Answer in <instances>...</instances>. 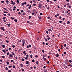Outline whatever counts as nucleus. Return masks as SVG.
<instances>
[{
  "instance_id": "1",
  "label": "nucleus",
  "mask_w": 72,
  "mask_h": 72,
  "mask_svg": "<svg viewBox=\"0 0 72 72\" xmlns=\"http://www.w3.org/2000/svg\"><path fill=\"white\" fill-rule=\"evenodd\" d=\"M38 7L40 9H41V7H42V5L41 3H39L38 4Z\"/></svg>"
},
{
  "instance_id": "2",
  "label": "nucleus",
  "mask_w": 72,
  "mask_h": 72,
  "mask_svg": "<svg viewBox=\"0 0 72 72\" xmlns=\"http://www.w3.org/2000/svg\"><path fill=\"white\" fill-rule=\"evenodd\" d=\"M11 4H12V5H13H13H15V2H13V1L12 0L11 1Z\"/></svg>"
},
{
  "instance_id": "3",
  "label": "nucleus",
  "mask_w": 72,
  "mask_h": 72,
  "mask_svg": "<svg viewBox=\"0 0 72 72\" xmlns=\"http://www.w3.org/2000/svg\"><path fill=\"white\" fill-rule=\"evenodd\" d=\"M1 29L2 30H3V31H5V29H4V27H1Z\"/></svg>"
},
{
  "instance_id": "4",
  "label": "nucleus",
  "mask_w": 72,
  "mask_h": 72,
  "mask_svg": "<svg viewBox=\"0 0 72 72\" xmlns=\"http://www.w3.org/2000/svg\"><path fill=\"white\" fill-rule=\"evenodd\" d=\"M9 57H13V55H12L11 54H10L9 55Z\"/></svg>"
},
{
  "instance_id": "5",
  "label": "nucleus",
  "mask_w": 72,
  "mask_h": 72,
  "mask_svg": "<svg viewBox=\"0 0 72 72\" xmlns=\"http://www.w3.org/2000/svg\"><path fill=\"white\" fill-rule=\"evenodd\" d=\"M22 43H25V40L24 39L21 42Z\"/></svg>"
},
{
  "instance_id": "6",
  "label": "nucleus",
  "mask_w": 72,
  "mask_h": 72,
  "mask_svg": "<svg viewBox=\"0 0 72 72\" xmlns=\"http://www.w3.org/2000/svg\"><path fill=\"white\" fill-rule=\"evenodd\" d=\"M22 43V46H24V44H25V43Z\"/></svg>"
},
{
  "instance_id": "7",
  "label": "nucleus",
  "mask_w": 72,
  "mask_h": 72,
  "mask_svg": "<svg viewBox=\"0 0 72 72\" xmlns=\"http://www.w3.org/2000/svg\"><path fill=\"white\" fill-rule=\"evenodd\" d=\"M38 17L39 19H41V17L40 16H38Z\"/></svg>"
},
{
  "instance_id": "8",
  "label": "nucleus",
  "mask_w": 72,
  "mask_h": 72,
  "mask_svg": "<svg viewBox=\"0 0 72 72\" xmlns=\"http://www.w3.org/2000/svg\"><path fill=\"white\" fill-rule=\"evenodd\" d=\"M26 64H29V62L28 61H26Z\"/></svg>"
},
{
  "instance_id": "9",
  "label": "nucleus",
  "mask_w": 72,
  "mask_h": 72,
  "mask_svg": "<svg viewBox=\"0 0 72 72\" xmlns=\"http://www.w3.org/2000/svg\"><path fill=\"white\" fill-rule=\"evenodd\" d=\"M2 46L3 48H5V46L4 45H2Z\"/></svg>"
},
{
  "instance_id": "10",
  "label": "nucleus",
  "mask_w": 72,
  "mask_h": 72,
  "mask_svg": "<svg viewBox=\"0 0 72 72\" xmlns=\"http://www.w3.org/2000/svg\"><path fill=\"white\" fill-rule=\"evenodd\" d=\"M2 51L3 52H4V54H6V53L5 52V51L4 50H3Z\"/></svg>"
},
{
  "instance_id": "11",
  "label": "nucleus",
  "mask_w": 72,
  "mask_h": 72,
  "mask_svg": "<svg viewBox=\"0 0 72 72\" xmlns=\"http://www.w3.org/2000/svg\"><path fill=\"white\" fill-rule=\"evenodd\" d=\"M31 5H29V7L28 8L29 9H31Z\"/></svg>"
},
{
  "instance_id": "12",
  "label": "nucleus",
  "mask_w": 72,
  "mask_h": 72,
  "mask_svg": "<svg viewBox=\"0 0 72 72\" xmlns=\"http://www.w3.org/2000/svg\"><path fill=\"white\" fill-rule=\"evenodd\" d=\"M35 0H33V3H36V1H35Z\"/></svg>"
},
{
  "instance_id": "13",
  "label": "nucleus",
  "mask_w": 72,
  "mask_h": 72,
  "mask_svg": "<svg viewBox=\"0 0 72 72\" xmlns=\"http://www.w3.org/2000/svg\"><path fill=\"white\" fill-rule=\"evenodd\" d=\"M44 39L45 40V41H48V39H47L45 38V37H44Z\"/></svg>"
},
{
  "instance_id": "14",
  "label": "nucleus",
  "mask_w": 72,
  "mask_h": 72,
  "mask_svg": "<svg viewBox=\"0 0 72 72\" xmlns=\"http://www.w3.org/2000/svg\"><path fill=\"white\" fill-rule=\"evenodd\" d=\"M12 67V65L8 66L9 68H11V67Z\"/></svg>"
},
{
  "instance_id": "15",
  "label": "nucleus",
  "mask_w": 72,
  "mask_h": 72,
  "mask_svg": "<svg viewBox=\"0 0 72 72\" xmlns=\"http://www.w3.org/2000/svg\"><path fill=\"white\" fill-rule=\"evenodd\" d=\"M12 55H15V54L14 53V52H12Z\"/></svg>"
},
{
  "instance_id": "16",
  "label": "nucleus",
  "mask_w": 72,
  "mask_h": 72,
  "mask_svg": "<svg viewBox=\"0 0 72 72\" xmlns=\"http://www.w3.org/2000/svg\"><path fill=\"white\" fill-rule=\"evenodd\" d=\"M56 57H59V55L58 54H56Z\"/></svg>"
},
{
  "instance_id": "17",
  "label": "nucleus",
  "mask_w": 72,
  "mask_h": 72,
  "mask_svg": "<svg viewBox=\"0 0 72 72\" xmlns=\"http://www.w3.org/2000/svg\"><path fill=\"white\" fill-rule=\"evenodd\" d=\"M44 72H47V70H46V69H44Z\"/></svg>"
},
{
  "instance_id": "18",
  "label": "nucleus",
  "mask_w": 72,
  "mask_h": 72,
  "mask_svg": "<svg viewBox=\"0 0 72 72\" xmlns=\"http://www.w3.org/2000/svg\"><path fill=\"white\" fill-rule=\"evenodd\" d=\"M21 70L22 72H24V70L23 69H21Z\"/></svg>"
},
{
  "instance_id": "19",
  "label": "nucleus",
  "mask_w": 72,
  "mask_h": 72,
  "mask_svg": "<svg viewBox=\"0 0 72 72\" xmlns=\"http://www.w3.org/2000/svg\"><path fill=\"white\" fill-rule=\"evenodd\" d=\"M14 21H15V22H17V20L16 19H15Z\"/></svg>"
},
{
  "instance_id": "20",
  "label": "nucleus",
  "mask_w": 72,
  "mask_h": 72,
  "mask_svg": "<svg viewBox=\"0 0 72 72\" xmlns=\"http://www.w3.org/2000/svg\"><path fill=\"white\" fill-rule=\"evenodd\" d=\"M36 63L37 64V65H38L39 64V62L38 61H37L36 62Z\"/></svg>"
},
{
  "instance_id": "21",
  "label": "nucleus",
  "mask_w": 72,
  "mask_h": 72,
  "mask_svg": "<svg viewBox=\"0 0 72 72\" xmlns=\"http://www.w3.org/2000/svg\"><path fill=\"white\" fill-rule=\"evenodd\" d=\"M6 25H8V27H10V24H7Z\"/></svg>"
},
{
  "instance_id": "22",
  "label": "nucleus",
  "mask_w": 72,
  "mask_h": 72,
  "mask_svg": "<svg viewBox=\"0 0 72 72\" xmlns=\"http://www.w3.org/2000/svg\"><path fill=\"white\" fill-rule=\"evenodd\" d=\"M12 67L13 68H15V66H14V65Z\"/></svg>"
},
{
  "instance_id": "23",
  "label": "nucleus",
  "mask_w": 72,
  "mask_h": 72,
  "mask_svg": "<svg viewBox=\"0 0 72 72\" xmlns=\"http://www.w3.org/2000/svg\"><path fill=\"white\" fill-rule=\"evenodd\" d=\"M5 69L6 70V71H8V67H6L5 68Z\"/></svg>"
},
{
  "instance_id": "24",
  "label": "nucleus",
  "mask_w": 72,
  "mask_h": 72,
  "mask_svg": "<svg viewBox=\"0 0 72 72\" xmlns=\"http://www.w3.org/2000/svg\"><path fill=\"white\" fill-rule=\"evenodd\" d=\"M69 23H70V22H69V21H68L67 24H69Z\"/></svg>"
},
{
  "instance_id": "25",
  "label": "nucleus",
  "mask_w": 72,
  "mask_h": 72,
  "mask_svg": "<svg viewBox=\"0 0 72 72\" xmlns=\"http://www.w3.org/2000/svg\"><path fill=\"white\" fill-rule=\"evenodd\" d=\"M48 31H49V32H50V31H51V30L50 29H48Z\"/></svg>"
},
{
  "instance_id": "26",
  "label": "nucleus",
  "mask_w": 72,
  "mask_h": 72,
  "mask_svg": "<svg viewBox=\"0 0 72 72\" xmlns=\"http://www.w3.org/2000/svg\"><path fill=\"white\" fill-rule=\"evenodd\" d=\"M50 39H51L50 37H49L48 38H47L48 40H50Z\"/></svg>"
},
{
  "instance_id": "27",
  "label": "nucleus",
  "mask_w": 72,
  "mask_h": 72,
  "mask_svg": "<svg viewBox=\"0 0 72 72\" xmlns=\"http://www.w3.org/2000/svg\"><path fill=\"white\" fill-rule=\"evenodd\" d=\"M3 13H8V12H6L4 11L3 12Z\"/></svg>"
},
{
  "instance_id": "28",
  "label": "nucleus",
  "mask_w": 72,
  "mask_h": 72,
  "mask_svg": "<svg viewBox=\"0 0 72 72\" xmlns=\"http://www.w3.org/2000/svg\"><path fill=\"white\" fill-rule=\"evenodd\" d=\"M65 62H66V63L68 62V60H66L65 61Z\"/></svg>"
},
{
  "instance_id": "29",
  "label": "nucleus",
  "mask_w": 72,
  "mask_h": 72,
  "mask_svg": "<svg viewBox=\"0 0 72 72\" xmlns=\"http://www.w3.org/2000/svg\"><path fill=\"white\" fill-rule=\"evenodd\" d=\"M17 2L18 3H19V0H17Z\"/></svg>"
},
{
  "instance_id": "30",
  "label": "nucleus",
  "mask_w": 72,
  "mask_h": 72,
  "mask_svg": "<svg viewBox=\"0 0 72 72\" xmlns=\"http://www.w3.org/2000/svg\"><path fill=\"white\" fill-rule=\"evenodd\" d=\"M21 60H22V61H24V59L22 58V59Z\"/></svg>"
},
{
  "instance_id": "31",
  "label": "nucleus",
  "mask_w": 72,
  "mask_h": 72,
  "mask_svg": "<svg viewBox=\"0 0 72 72\" xmlns=\"http://www.w3.org/2000/svg\"><path fill=\"white\" fill-rule=\"evenodd\" d=\"M6 18V17H3V18H2L3 19H5Z\"/></svg>"
},
{
  "instance_id": "32",
  "label": "nucleus",
  "mask_w": 72,
  "mask_h": 72,
  "mask_svg": "<svg viewBox=\"0 0 72 72\" xmlns=\"http://www.w3.org/2000/svg\"><path fill=\"white\" fill-rule=\"evenodd\" d=\"M27 59H28V57H26L25 58V59H26V60H27Z\"/></svg>"
},
{
  "instance_id": "33",
  "label": "nucleus",
  "mask_w": 72,
  "mask_h": 72,
  "mask_svg": "<svg viewBox=\"0 0 72 72\" xmlns=\"http://www.w3.org/2000/svg\"><path fill=\"white\" fill-rule=\"evenodd\" d=\"M46 33H47V34H48V33H49V32H48V31H46Z\"/></svg>"
},
{
  "instance_id": "34",
  "label": "nucleus",
  "mask_w": 72,
  "mask_h": 72,
  "mask_svg": "<svg viewBox=\"0 0 72 72\" xmlns=\"http://www.w3.org/2000/svg\"><path fill=\"white\" fill-rule=\"evenodd\" d=\"M69 63H71V62H72V60H69Z\"/></svg>"
},
{
  "instance_id": "35",
  "label": "nucleus",
  "mask_w": 72,
  "mask_h": 72,
  "mask_svg": "<svg viewBox=\"0 0 72 72\" xmlns=\"http://www.w3.org/2000/svg\"><path fill=\"white\" fill-rule=\"evenodd\" d=\"M20 66H21V67H23V65H22V64H20Z\"/></svg>"
},
{
  "instance_id": "36",
  "label": "nucleus",
  "mask_w": 72,
  "mask_h": 72,
  "mask_svg": "<svg viewBox=\"0 0 72 72\" xmlns=\"http://www.w3.org/2000/svg\"><path fill=\"white\" fill-rule=\"evenodd\" d=\"M11 18L12 19H14V18H13L12 17H11Z\"/></svg>"
},
{
  "instance_id": "37",
  "label": "nucleus",
  "mask_w": 72,
  "mask_h": 72,
  "mask_svg": "<svg viewBox=\"0 0 72 72\" xmlns=\"http://www.w3.org/2000/svg\"><path fill=\"white\" fill-rule=\"evenodd\" d=\"M30 58H32V55H30Z\"/></svg>"
},
{
  "instance_id": "38",
  "label": "nucleus",
  "mask_w": 72,
  "mask_h": 72,
  "mask_svg": "<svg viewBox=\"0 0 72 72\" xmlns=\"http://www.w3.org/2000/svg\"><path fill=\"white\" fill-rule=\"evenodd\" d=\"M46 60V58H44V61H45Z\"/></svg>"
},
{
  "instance_id": "39",
  "label": "nucleus",
  "mask_w": 72,
  "mask_h": 72,
  "mask_svg": "<svg viewBox=\"0 0 72 72\" xmlns=\"http://www.w3.org/2000/svg\"><path fill=\"white\" fill-rule=\"evenodd\" d=\"M2 58H5V56H2Z\"/></svg>"
},
{
  "instance_id": "40",
  "label": "nucleus",
  "mask_w": 72,
  "mask_h": 72,
  "mask_svg": "<svg viewBox=\"0 0 72 72\" xmlns=\"http://www.w3.org/2000/svg\"><path fill=\"white\" fill-rule=\"evenodd\" d=\"M25 15V13L24 12L23 13L22 15Z\"/></svg>"
},
{
  "instance_id": "41",
  "label": "nucleus",
  "mask_w": 72,
  "mask_h": 72,
  "mask_svg": "<svg viewBox=\"0 0 72 72\" xmlns=\"http://www.w3.org/2000/svg\"><path fill=\"white\" fill-rule=\"evenodd\" d=\"M67 5L68 6H69V3H67Z\"/></svg>"
},
{
  "instance_id": "42",
  "label": "nucleus",
  "mask_w": 72,
  "mask_h": 72,
  "mask_svg": "<svg viewBox=\"0 0 72 72\" xmlns=\"http://www.w3.org/2000/svg\"><path fill=\"white\" fill-rule=\"evenodd\" d=\"M32 62H35V60L33 59L32 60Z\"/></svg>"
},
{
  "instance_id": "43",
  "label": "nucleus",
  "mask_w": 72,
  "mask_h": 72,
  "mask_svg": "<svg viewBox=\"0 0 72 72\" xmlns=\"http://www.w3.org/2000/svg\"><path fill=\"white\" fill-rule=\"evenodd\" d=\"M59 23H61L62 22V21H59Z\"/></svg>"
},
{
  "instance_id": "44",
  "label": "nucleus",
  "mask_w": 72,
  "mask_h": 72,
  "mask_svg": "<svg viewBox=\"0 0 72 72\" xmlns=\"http://www.w3.org/2000/svg\"><path fill=\"white\" fill-rule=\"evenodd\" d=\"M40 15H42V13H40Z\"/></svg>"
},
{
  "instance_id": "45",
  "label": "nucleus",
  "mask_w": 72,
  "mask_h": 72,
  "mask_svg": "<svg viewBox=\"0 0 72 72\" xmlns=\"http://www.w3.org/2000/svg\"><path fill=\"white\" fill-rule=\"evenodd\" d=\"M9 52H8L7 53V55H9Z\"/></svg>"
},
{
  "instance_id": "46",
  "label": "nucleus",
  "mask_w": 72,
  "mask_h": 72,
  "mask_svg": "<svg viewBox=\"0 0 72 72\" xmlns=\"http://www.w3.org/2000/svg\"><path fill=\"white\" fill-rule=\"evenodd\" d=\"M13 45V46H12L13 48H15V45Z\"/></svg>"
},
{
  "instance_id": "47",
  "label": "nucleus",
  "mask_w": 72,
  "mask_h": 72,
  "mask_svg": "<svg viewBox=\"0 0 72 72\" xmlns=\"http://www.w3.org/2000/svg\"><path fill=\"white\" fill-rule=\"evenodd\" d=\"M48 19H50V17H47Z\"/></svg>"
},
{
  "instance_id": "48",
  "label": "nucleus",
  "mask_w": 72,
  "mask_h": 72,
  "mask_svg": "<svg viewBox=\"0 0 72 72\" xmlns=\"http://www.w3.org/2000/svg\"><path fill=\"white\" fill-rule=\"evenodd\" d=\"M42 52H43V53H44V50H42Z\"/></svg>"
},
{
  "instance_id": "49",
  "label": "nucleus",
  "mask_w": 72,
  "mask_h": 72,
  "mask_svg": "<svg viewBox=\"0 0 72 72\" xmlns=\"http://www.w3.org/2000/svg\"><path fill=\"white\" fill-rule=\"evenodd\" d=\"M8 15H9V16H10V14H8Z\"/></svg>"
},
{
  "instance_id": "50",
  "label": "nucleus",
  "mask_w": 72,
  "mask_h": 72,
  "mask_svg": "<svg viewBox=\"0 0 72 72\" xmlns=\"http://www.w3.org/2000/svg\"><path fill=\"white\" fill-rule=\"evenodd\" d=\"M36 5V4L34 3L33 4V6H35Z\"/></svg>"
},
{
  "instance_id": "51",
  "label": "nucleus",
  "mask_w": 72,
  "mask_h": 72,
  "mask_svg": "<svg viewBox=\"0 0 72 72\" xmlns=\"http://www.w3.org/2000/svg\"><path fill=\"white\" fill-rule=\"evenodd\" d=\"M1 3H4V1H1Z\"/></svg>"
},
{
  "instance_id": "52",
  "label": "nucleus",
  "mask_w": 72,
  "mask_h": 72,
  "mask_svg": "<svg viewBox=\"0 0 72 72\" xmlns=\"http://www.w3.org/2000/svg\"><path fill=\"white\" fill-rule=\"evenodd\" d=\"M35 58H37V57H38V56H37V55H36L35 56Z\"/></svg>"
},
{
  "instance_id": "53",
  "label": "nucleus",
  "mask_w": 72,
  "mask_h": 72,
  "mask_svg": "<svg viewBox=\"0 0 72 72\" xmlns=\"http://www.w3.org/2000/svg\"><path fill=\"white\" fill-rule=\"evenodd\" d=\"M6 63L7 64H8H8H9V62H6Z\"/></svg>"
},
{
  "instance_id": "54",
  "label": "nucleus",
  "mask_w": 72,
  "mask_h": 72,
  "mask_svg": "<svg viewBox=\"0 0 72 72\" xmlns=\"http://www.w3.org/2000/svg\"><path fill=\"white\" fill-rule=\"evenodd\" d=\"M3 21H4V22H6V20H5V19H4L3 20Z\"/></svg>"
},
{
  "instance_id": "55",
  "label": "nucleus",
  "mask_w": 72,
  "mask_h": 72,
  "mask_svg": "<svg viewBox=\"0 0 72 72\" xmlns=\"http://www.w3.org/2000/svg\"><path fill=\"white\" fill-rule=\"evenodd\" d=\"M3 9H5V10H6L7 11H8V10H6V9L5 8H4Z\"/></svg>"
},
{
  "instance_id": "56",
  "label": "nucleus",
  "mask_w": 72,
  "mask_h": 72,
  "mask_svg": "<svg viewBox=\"0 0 72 72\" xmlns=\"http://www.w3.org/2000/svg\"><path fill=\"white\" fill-rule=\"evenodd\" d=\"M59 14H57V16H59Z\"/></svg>"
},
{
  "instance_id": "57",
  "label": "nucleus",
  "mask_w": 72,
  "mask_h": 72,
  "mask_svg": "<svg viewBox=\"0 0 72 72\" xmlns=\"http://www.w3.org/2000/svg\"><path fill=\"white\" fill-rule=\"evenodd\" d=\"M9 41H8V40H6V42H7V43H9Z\"/></svg>"
},
{
  "instance_id": "58",
  "label": "nucleus",
  "mask_w": 72,
  "mask_h": 72,
  "mask_svg": "<svg viewBox=\"0 0 72 72\" xmlns=\"http://www.w3.org/2000/svg\"><path fill=\"white\" fill-rule=\"evenodd\" d=\"M24 12V11H23V10H21V12H22V13H23Z\"/></svg>"
},
{
  "instance_id": "59",
  "label": "nucleus",
  "mask_w": 72,
  "mask_h": 72,
  "mask_svg": "<svg viewBox=\"0 0 72 72\" xmlns=\"http://www.w3.org/2000/svg\"><path fill=\"white\" fill-rule=\"evenodd\" d=\"M24 4H25V5H26V4H27V3H26V2H25L24 3Z\"/></svg>"
},
{
  "instance_id": "60",
  "label": "nucleus",
  "mask_w": 72,
  "mask_h": 72,
  "mask_svg": "<svg viewBox=\"0 0 72 72\" xmlns=\"http://www.w3.org/2000/svg\"><path fill=\"white\" fill-rule=\"evenodd\" d=\"M6 3H9V1H8V0H7L6 1Z\"/></svg>"
},
{
  "instance_id": "61",
  "label": "nucleus",
  "mask_w": 72,
  "mask_h": 72,
  "mask_svg": "<svg viewBox=\"0 0 72 72\" xmlns=\"http://www.w3.org/2000/svg\"><path fill=\"white\" fill-rule=\"evenodd\" d=\"M3 15L4 16H6V14H3Z\"/></svg>"
},
{
  "instance_id": "62",
  "label": "nucleus",
  "mask_w": 72,
  "mask_h": 72,
  "mask_svg": "<svg viewBox=\"0 0 72 72\" xmlns=\"http://www.w3.org/2000/svg\"><path fill=\"white\" fill-rule=\"evenodd\" d=\"M64 54H66V52H64Z\"/></svg>"
},
{
  "instance_id": "63",
  "label": "nucleus",
  "mask_w": 72,
  "mask_h": 72,
  "mask_svg": "<svg viewBox=\"0 0 72 72\" xmlns=\"http://www.w3.org/2000/svg\"><path fill=\"white\" fill-rule=\"evenodd\" d=\"M66 49L67 50H68V47H66Z\"/></svg>"
},
{
  "instance_id": "64",
  "label": "nucleus",
  "mask_w": 72,
  "mask_h": 72,
  "mask_svg": "<svg viewBox=\"0 0 72 72\" xmlns=\"http://www.w3.org/2000/svg\"><path fill=\"white\" fill-rule=\"evenodd\" d=\"M8 72H11V70H9L8 71Z\"/></svg>"
}]
</instances>
